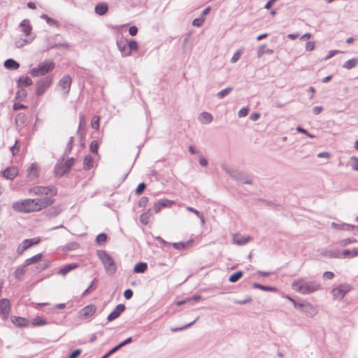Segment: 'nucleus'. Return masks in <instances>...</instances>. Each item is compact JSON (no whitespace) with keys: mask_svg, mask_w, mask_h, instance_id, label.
<instances>
[{"mask_svg":"<svg viewBox=\"0 0 358 358\" xmlns=\"http://www.w3.org/2000/svg\"><path fill=\"white\" fill-rule=\"evenodd\" d=\"M96 307L94 305H93V304L87 305L80 310V315L83 317L87 318V317H89L93 315L94 314V313L96 312Z\"/></svg>","mask_w":358,"mask_h":358,"instance_id":"15","label":"nucleus"},{"mask_svg":"<svg viewBox=\"0 0 358 358\" xmlns=\"http://www.w3.org/2000/svg\"><path fill=\"white\" fill-rule=\"evenodd\" d=\"M78 267V263H71L66 265H64L58 271L57 274L61 275H65L69 273L70 271L77 268Z\"/></svg>","mask_w":358,"mask_h":358,"instance_id":"16","label":"nucleus"},{"mask_svg":"<svg viewBox=\"0 0 358 358\" xmlns=\"http://www.w3.org/2000/svg\"><path fill=\"white\" fill-rule=\"evenodd\" d=\"M81 352L82 351L80 349L75 350L71 352L69 355V358H76L81 354Z\"/></svg>","mask_w":358,"mask_h":358,"instance_id":"64","label":"nucleus"},{"mask_svg":"<svg viewBox=\"0 0 358 358\" xmlns=\"http://www.w3.org/2000/svg\"><path fill=\"white\" fill-rule=\"evenodd\" d=\"M61 212V209L59 206H53L48 209V215L49 216H56L59 215Z\"/></svg>","mask_w":358,"mask_h":358,"instance_id":"47","label":"nucleus"},{"mask_svg":"<svg viewBox=\"0 0 358 358\" xmlns=\"http://www.w3.org/2000/svg\"><path fill=\"white\" fill-rule=\"evenodd\" d=\"M233 90V87H228L217 93V97L220 99H223L226 96H227L231 91Z\"/></svg>","mask_w":358,"mask_h":358,"instance_id":"43","label":"nucleus"},{"mask_svg":"<svg viewBox=\"0 0 358 358\" xmlns=\"http://www.w3.org/2000/svg\"><path fill=\"white\" fill-rule=\"evenodd\" d=\"M4 67L7 69L16 70L20 67V64L13 59H8L4 62Z\"/></svg>","mask_w":358,"mask_h":358,"instance_id":"25","label":"nucleus"},{"mask_svg":"<svg viewBox=\"0 0 358 358\" xmlns=\"http://www.w3.org/2000/svg\"><path fill=\"white\" fill-rule=\"evenodd\" d=\"M96 255L101 263L103 264L104 268L109 275H113L117 271V267L114 259L105 250H98Z\"/></svg>","mask_w":358,"mask_h":358,"instance_id":"3","label":"nucleus"},{"mask_svg":"<svg viewBox=\"0 0 358 358\" xmlns=\"http://www.w3.org/2000/svg\"><path fill=\"white\" fill-rule=\"evenodd\" d=\"M20 27L22 28L21 31L23 32L26 36H30L32 31V27L28 20H23L20 23Z\"/></svg>","mask_w":358,"mask_h":358,"instance_id":"19","label":"nucleus"},{"mask_svg":"<svg viewBox=\"0 0 358 358\" xmlns=\"http://www.w3.org/2000/svg\"><path fill=\"white\" fill-rule=\"evenodd\" d=\"M17 170L16 168L12 166L6 168L3 172V176L8 180H13L17 175Z\"/></svg>","mask_w":358,"mask_h":358,"instance_id":"18","label":"nucleus"},{"mask_svg":"<svg viewBox=\"0 0 358 358\" xmlns=\"http://www.w3.org/2000/svg\"><path fill=\"white\" fill-rule=\"evenodd\" d=\"M296 131H299V133L306 134L307 136H308L310 138H315V135L310 134L306 129H303V127H301L300 126L296 127Z\"/></svg>","mask_w":358,"mask_h":358,"instance_id":"57","label":"nucleus"},{"mask_svg":"<svg viewBox=\"0 0 358 358\" xmlns=\"http://www.w3.org/2000/svg\"><path fill=\"white\" fill-rule=\"evenodd\" d=\"M354 248L352 250H344L342 252V257L343 258L355 257V256L354 255Z\"/></svg>","mask_w":358,"mask_h":358,"instance_id":"55","label":"nucleus"},{"mask_svg":"<svg viewBox=\"0 0 358 358\" xmlns=\"http://www.w3.org/2000/svg\"><path fill=\"white\" fill-rule=\"evenodd\" d=\"M24 268L25 267H23L22 264L21 266L17 268L16 270L15 271L14 276L17 280H21L22 279V277L25 273Z\"/></svg>","mask_w":358,"mask_h":358,"instance_id":"40","label":"nucleus"},{"mask_svg":"<svg viewBox=\"0 0 358 358\" xmlns=\"http://www.w3.org/2000/svg\"><path fill=\"white\" fill-rule=\"evenodd\" d=\"M52 83V78L45 76L36 83V94L37 96L43 95L45 91L50 87Z\"/></svg>","mask_w":358,"mask_h":358,"instance_id":"7","label":"nucleus"},{"mask_svg":"<svg viewBox=\"0 0 358 358\" xmlns=\"http://www.w3.org/2000/svg\"><path fill=\"white\" fill-rule=\"evenodd\" d=\"M191 244V241L187 242H178V243H173L172 244L173 247L176 250H183L187 248L188 246H189Z\"/></svg>","mask_w":358,"mask_h":358,"instance_id":"42","label":"nucleus"},{"mask_svg":"<svg viewBox=\"0 0 358 358\" xmlns=\"http://www.w3.org/2000/svg\"><path fill=\"white\" fill-rule=\"evenodd\" d=\"M10 311V303L7 299H1L0 300V316L3 321L8 318Z\"/></svg>","mask_w":358,"mask_h":358,"instance_id":"8","label":"nucleus"},{"mask_svg":"<svg viewBox=\"0 0 358 358\" xmlns=\"http://www.w3.org/2000/svg\"><path fill=\"white\" fill-rule=\"evenodd\" d=\"M213 115L208 112H203L199 117V120L202 124H209L213 121Z\"/></svg>","mask_w":358,"mask_h":358,"instance_id":"24","label":"nucleus"},{"mask_svg":"<svg viewBox=\"0 0 358 358\" xmlns=\"http://www.w3.org/2000/svg\"><path fill=\"white\" fill-rule=\"evenodd\" d=\"M331 226L334 228L340 229V230H345V231H350L354 229H358V226H355L350 224L343 223V224H337L336 222H332Z\"/></svg>","mask_w":358,"mask_h":358,"instance_id":"21","label":"nucleus"},{"mask_svg":"<svg viewBox=\"0 0 358 358\" xmlns=\"http://www.w3.org/2000/svg\"><path fill=\"white\" fill-rule=\"evenodd\" d=\"M152 215L151 209H148L146 212L142 213L140 216V221L143 225H146L149 222L150 217Z\"/></svg>","mask_w":358,"mask_h":358,"instance_id":"29","label":"nucleus"},{"mask_svg":"<svg viewBox=\"0 0 358 358\" xmlns=\"http://www.w3.org/2000/svg\"><path fill=\"white\" fill-rule=\"evenodd\" d=\"M252 240L250 236H242L236 234L233 236V243L238 245H243Z\"/></svg>","mask_w":358,"mask_h":358,"instance_id":"13","label":"nucleus"},{"mask_svg":"<svg viewBox=\"0 0 358 358\" xmlns=\"http://www.w3.org/2000/svg\"><path fill=\"white\" fill-rule=\"evenodd\" d=\"M43 191V195H50L54 196L57 194V189L54 185L45 186Z\"/></svg>","mask_w":358,"mask_h":358,"instance_id":"36","label":"nucleus"},{"mask_svg":"<svg viewBox=\"0 0 358 358\" xmlns=\"http://www.w3.org/2000/svg\"><path fill=\"white\" fill-rule=\"evenodd\" d=\"M243 52V49H239L237 51L235 52V53L234 54V55L232 56L231 59V62L234 64L236 63V62H238L241 57V56L242 55Z\"/></svg>","mask_w":358,"mask_h":358,"instance_id":"48","label":"nucleus"},{"mask_svg":"<svg viewBox=\"0 0 358 358\" xmlns=\"http://www.w3.org/2000/svg\"><path fill=\"white\" fill-rule=\"evenodd\" d=\"M73 142H74V138L73 136H71L69 139V142H68L66 149L64 150V155L65 156L69 155V153L71 152L72 148H73Z\"/></svg>","mask_w":358,"mask_h":358,"instance_id":"45","label":"nucleus"},{"mask_svg":"<svg viewBox=\"0 0 358 358\" xmlns=\"http://www.w3.org/2000/svg\"><path fill=\"white\" fill-rule=\"evenodd\" d=\"M55 67V63L51 60H45L38 64L37 66L30 69L29 73L34 78L44 76L51 72Z\"/></svg>","mask_w":358,"mask_h":358,"instance_id":"4","label":"nucleus"},{"mask_svg":"<svg viewBox=\"0 0 358 358\" xmlns=\"http://www.w3.org/2000/svg\"><path fill=\"white\" fill-rule=\"evenodd\" d=\"M71 83L72 79L69 75H65L59 81V86L64 91L65 95L69 93Z\"/></svg>","mask_w":358,"mask_h":358,"instance_id":"11","label":"nucleus"},{"mask_svg":"<svg viewBox=\"0 0 358 358\" xmlns=\"http://www.w3.org/2000/svg\"><path fill=\"white\" fill-rule=\"evenodd\" d=\"M13 324L19 327H27L29 326V320L22 317H15L12 320Z\"/></svg>","mask_w":358,"mask_h":358,"instance_id":"23","label":"nucleus"},{"mask_svg":"<svg viewBox=\"0 0 358 358\" xmlns=\"http://www.w3.org/2000/svg\"><path fill=\"white\" fill-rule=\"evenodd\" d=\"M41 242L40 237H34L33 238L24 239L22 243L27 246V249L30 248L31 246L38 244Z\"/></svg>","mask_w":358,"mask_h":358,"instance_id":"26","label":"nucleus"},{"mask_svg":"<svg viewBox=\"0 0 358 358\" xmlns=\"http://www.w3.org/2000/svg\"><path fill=\"white\" fill-rule=\"evenodd\" d=\"M27 246L23 245L22 243L20 244L18 247L17 248L16 252L18 255H21L23 254V252L27 250Z\"/></svg>","mask_w":358,"mask_h":358,"instance_id":"63","label":"nucleus"},{"mask_svg":"<svg viewBox=\"0 0 358 358\" xmlns=\"http://www.w3.org/2000/svg\"><path fill=\"white\" fill-rule=\"evenodd\" d=\"M126 307L124 304H118L115 308L108 315V322H112L118 318L120 315L125 310Z\"/></svg>","mask_w":358,"mask_h":358,"instance_id":"12","label":"nucleus"},{"mask_svg":"<svg viewBox=\"0 0 358 358\" xmlns=\"http://www.w3.org/2000/svg\"><path fill=\"white\" fill-rule=\"evenodd\" d=\"M145 188H146L145 183H144V182L139 183L135 190L136 194L140 195L141 194H142L143 192V191L145 189Z\"/></svg>","mask_w":358,"mask_h":358,"instance_id":"56","label":"nucleus"},{"mask_svg":"<svg viewBox=\"0 0 358 358\" xmlns=\"http://www.w3.org/2000/svg\"><path fill=\"white\" fill-rule=\"evenodd\" d=\"M147 268L148 264L145 262H140L135 265L134 272L136 273H143L147 270Z\"/></svg>","mask_w":358,"mask_h":358,"instance_id":"30","label":"nucleus"},{"mask_svg":"<svg viewBox=\"0 0 358 358\" xmlns=\"http://www.w3.org/2000/svg\"><path fill=\"white\" fill-rule=\"evenodd\" d=\"M138 43L135 40L131 39L128 41V49L129 50H130V53L132 51H136L138 50Z\"/></svg>","mask_w":358,"mask_h":358,"instance_id":"46","label":"nucleus"},{"mask_svg":"<svg viewBox=\"0 0 358 358\" xmlns=\"http://www.w3.org/2000/svg\"><path fill=\"white\" fill-rule=\"evenodd\" d=\"M86 124V120L84 114L80 113L79 114V125L77 130V134L80 137V138H83L85 134V126Z\"/></svg>","mask_w":358,"mask_h":358,"instance_id":"14","label":"nucleus"},{"mask_svg":"<svg viewBox=\"0 0 358 358\" xmlns=\"http://www.w3.org/2000/svg\"><path fill=\"white\" fill-rule=\"evenodd\" d=\"M54 203L55 199L50 197L27 199L13 203V208L20 213H30L39 211L52 205Z\"/></svg>","mask_w":358,"mask_h":358,"instance_id":"1","label":"nucleus"},{"mask_svg":"<svg viewBox=\"0 0 358 358\" xmlns=\"http://www.w3.org/2000/svg\"><path fill=\"white\" fill-rule=\"evenodd\" d=\"M27 96V90L24 88H19L15 94V99L17 101H24Z\"/></svg>","mask_w":358,"mask_h":358,"instance_id":"37","label":"nucleus"},{"mask_svg":"<svg viewBox=\"0 0 358 358\" xmlns=\"http://www.w3.org/2000/svg\"><path fill=\"white\" fill-rule=\"evenodd\" d=\"M26 108H27V106L20 103H15L13 106V109L14 110H19Z\"/></svg>","mask_w":358,"mask_h":358,"instance_id":"62","label":"nucleus"},{"mask_svg":"<svg viewBox=\"0 0 358 358\" xmlns=\"http://www.w3.org/2000/svg\"><path fill=\"white\" fill-rule=\"evenodd\" d=\"M48 322L41 316H36L31 320L34 327H41L48 324Z\"/></svg>","mask_w":358,"mask_h":358,"instance_id":"31","label":"nucleus"},{"mask_svg":"<svg viewBox=\"0 0 358 358\" xmlns=\"http://www.w3.org/2000/svg\"><path fill=\"white\" fill-rule=\"evenodd\" d=\"M33 84L32 80L28 76H21L17 80V88L29 87Z\"/></svg>","mask_w":358,"mask_h":358,"instance_id":"20","label":"nucleus"},{"mask_svg":"<svg viewBox=\"0 0 358 358\" xmlns=\"http://www.w3.org/2000/svg\"><path fill=\"white\" fill-rule=\"evenodd\" d=\"M292 289L301 294H310L321 289V285L316 280H307L299 278L292 284Z\"/></svg>","mask_w":358,"mask_h":358,"instance_id":"2","label":"nucleus"},{"mask_svg":"<svg viewBox=\"0 0 358 358\" xmlns=\"http://www.w3.org/2000/svg\"><path fill=\"white\" fill-rule=\"evenodd\" d=\"M108 236L106 233H101L96 237V243L97 245H103L106 243Z\"/></svg>","mask_w":358,"mask_h":358,"instance_id":"41","label":"nucleus"},{"mask_svg":"<svg viewBox=\"0 0 358 358\" xmlns=\"http://www.w3.org/2000/svg\"><path fill=\"white\" fill-rule=\"evenodd\" d=\"M265 48H266L265 44H263L259 47V48L257 50V57L258 58H261L262 57V55L265 53Z\"/></svg>","mask_w":358,"mask_h":358,"instance_id":"61","label":"nucleus"},{"mask_svg":"<svg viewBox=\"0 0 358 358\" xmlns=\"http://www.w3.org/2000/svg\"><path fill=\"white\" fill-rule=\"evenodd\" d=\"M252 301L251 296H248L247 298L241 300H234V303L239 304V305H243L248 303H250Z\"/></svg>","mask_w":358,"mask_h":358,"instance_id":"59","label":"nucleus"},{"mask_svg":"<svg viewBox=\"0 0 358 358\" xmlns=\"http://www.w3.org/2000/svg\"><path fill=\"white\" fill-rule=\"evenodd\" d=\"M352 289L350 285L344 283L333 288L331 293L334 299L341 300Z\"/></svg>","mask_w":358,"mask_h":358,"instance_id":"6","label":"nucleus"},{"mask_svg":"<svg viewBox=\"0 0 358 358\" xmlns=\"http://www.w3.org/2000/svg\"><path fill=\"white\" fill-rule=\"evenodd\" d=\"M350 160L352 161L351 163V167L354 171H358V157H352L350 158Z\"/></svg>","mask_w":358,"mask_h":358,"instance_id":"58","label":"nucleus"},{"mask_svg":"<svg viewBox=\"0 0 358 358\" xmlns=\"http://www.w3.org/2000/svg\"><path fill=\"white\" fill-rule=\"evenodd\" d=\"M158 201L160 203V205L163 208L171 207L174 203V201L166 199H159Z\"/></svg>","mask_w":358,"mask_h":358,"instance_id":"50","label":"nucleus"},{"mask_svg":"<svg viewBox=\"0 0 358 358\" xmlns=\"http://www.w3.org/2000/svg\"><path fill=\"white\" fill-rule=\"evenodd\" d=\"M252 287L254 288L259 289H261L263 291H269V292H276L277 291V288L275 287L266 286V285H263L257 283V282H254L252 284Z\"/></svg>","mask_w":358,"mask_h":358,"instance_id":"34","label":"nucleus"},{"mask_svg":"<svg viewBox=\"0 0 358 358\" xmlns=\"http://www.w3.org/2000/svg\"><path fill=\"white\" fill-rule=\"evenodd\" d=\"M99 120L100 118L97 115L93 116L91 122L92 127L94 129H99Z\"/></svg>","mask_w":358,"mask_h":358,"instance_id":"52","label":"nucleus"},{"mask_svg":"<svg viewBox=\"0 0 358 358\" xmlns=\"http://www.w3.org/2000/svg\"><path fill=\"white\" fill-rule=\"evenodd\" d=\"M116 43L122 57L130 55V50L128 49V40L127 38L121 37L117 40Z\"/></svg>","mask_w":358,"mask_h":358,"instance_id":"10","label":"nucleus"},{"mask_svg":"<svg viewBox=\"0 0 358 358\" xmlns=\"http://www.w3.org/2000/svg\"><path fill=\"white\" fill-rule=\"evenodd\" d=\"M293 304H294V307L296 308H306V310L307 311L309 310H311L310 313L312 314V315H313L315 314V309H314L313 306L310 303H309L308 302H306L305 303H297L296 301H294L293 302Z\"/></svg>","mask_w":358,"mask_h":358,"instance_id":"27","label":"nucleus"},{"mask_svg":"<svg viewBox=\"0 0 358 358\" xmlns=\"http://www.w3.org/2000/svg\"><path fill=\"white\" fill-rule=\"evenodd\" d=\"M226 171L227 172L228 174H229V176L231 178H234L235 180H236L238 181L242 182L243 183H245V184H251L252 183V180L246 175H245L243 173H242L238 170H233V171L226 170Z\"/></svg>","mask_w":358,"mask_h":358,"instance_id":"9","label":"nucleus"},{"mask_svg":"<svg viewBox=\"0 0 358 358\" xmlns=\"http://www.w3.org/2000/svg\"><path fill=\"white\" fill-rule=\"evenodd\" d=\"M32 40H33V38L31 39L21 38L15 42V46L17 48H21V47L24 46V45L31 43V41Z\"/></svg>","mask_w":358,"mask_h":358,"instance_id":"51","label":"nucleus"},{"mask_svg":"<svg viewBox=\"0 0 358 358\" xmlns=\"http://www.w3.org/2000/svg\"><path fill=\"white\" fill-rule=\"evenodd\" d=\"M327 255L330 258H343L342 253L338 250H329Z\"/></svg>","mask_w":358,"mask_h":358,"instance_id":"54","label":"nucleus"},{"mask_svg":"<svg viewBox=\"0 0 358 358\" xmlns=\"http://www.w3.org/2000/svg\"><path fill=\"white\" fill-rule=\"evenodd\" d=\"M42 257H43V255L41 253H38L30 258L27 259L23 264V267H26L30 264L36 263L42 258Z\"/></svg>","mask_w":358,"mask_h":358,"instance_id":"28","label":"nucleus"},{"mask_svg":"<svg viewBox=\"0 0 358 358\" xmlns=\"http://www.w3.org/2000/svg\"><path fill=\"white\" fill-rule=\"evenodd\" d=\"M74 162L75 159L73 157L69 158L65 162H58L54 169L55 176L60 178L69 173L74 164Z\"/></svg>","mask_w":358,"mask_h":358,"instance_id":"5","label":"nucleus"},{"mask_svg":"<svg viewBox=\"0 0 358 358\" xmlns=\"http://www.w3.org/2000/svg\"><path fill=\"white\" fill-rule=\"evenodd\" d=\"M41 18L45 20L46 22L50 26H55L56 27H58L59 26V23L57 20H55L49 17L46 14H42L41 15Z\"/></svg>","mask_w":358,"mask_h":358,"instance_id":"35","label":"nucleus"},{"mask_svg":"<svg viewBox=\"0 0 358 358\" xmlns=\"http://www.w3.org/2000/svg\"><path fill=\"white\" fill-rule=\"evenodd\" d=\"M243 275V272L241 271H238L229 276V281L230 282H236L238 281Z\"/></svg>","mask_w":358,"mask_h":358,"instance_id":"39","label":"nucleus"},{"mask_svg":"<svg viewBox=\"0 0 358 358\" xmlns=\"http://www.w3.org/2000/svg\"><path fill=\"white\" fill-rule=\"evenodd\" d=\"M199 320V317H196L194 321L184 325V326H182L180 327H176V328H171V331L172 332H177V331H182V330H184V329H187L188 327H191L192 325H193L197 320Z\"/></svg>","mask_w":358,"mask_h":358,"instance_id":"44","label":"nucleus"},{"mask_svg":"<svg viewBox=\"0 0 358 358\" xmlns=\"http://www.w3.org/2000/svg\"><path fill=\"white\" fill-rule=\"evenodd\" d=\"M357 241L354 238H348L343 240H341L339 242V245L341 246L345 247L349 244L357 243Z\"/></svg>","mask_w":358,"mask_h":358,"instance_id":"49","label":"nucleus"},{"mask_svg":"<svg viewBox=\"0 0 358 358\" xmlns=\"http://www.w3.org/2000/svg\"><path fill=\"white\" fill-rule=\"evenodd\" d=\"M357 64H358V59L352 58V59H350L348 60L347 62H345L343 64V67L345 69L350 70V69H352L356 67L357 66Z\"/></svg>","mask_w":358,"mask_h":358,"instance_id":"32","label":"nucleus"},{"mask_svg":"<svg viewBox=\"0 0 358 358\" xmlns=\"http://www.w3.org/2000/svg\"><path fill=\"white\" fill-rule=\"evenodd\" d=\"M45 186H35L29 189L30 194L43 195Z\"/></svg>","mask_w":358,"mask_h":358,"instance_id":"38","label":"nucleus"},{"mask_svg":"<svg viewBox=\"0 0 358 358\" xmlns=\"http://www.w3.org/2000/svg\"><path fill=\"white\" fill-rule=\"evenodd\" d=\"M94 9H95V12L96 14H98L99 15H103L108 10V6L105 2H101L96 5Z\"/></svg>","mask_w":358,"mask_h":358,"instance_id":"22","label":"nucleus"},{"mask_svg":"<svg viewBox=\"0 0 358 358\" xmlns=\"http://www.w3.org/2000/svg\"><path fill=\"white\" fill-rule=\"evenodd\" d=\"M27 177L30 180L38 177V169L36 163H32L27 169Z\"/></svg>","mask_w":358,"mask_h":358,"instance_id":"17","label":"nucleus"},{"mask_svg":"<svg viewBox=\"0 0 358 358\" xmlns=\"http://www.w3.org/2000/svg\"><path fill=\"white\" fill-rule=\"evenodd\" d=\"M93 166V158L91 155H87L83 160V169L85 171L90 170Z\"/></svg>","mask_w":358,"mask_h":358,"instance_id":"33","label":"nucleus"},{"mask_svg":"<svg viewBox=\"0 0 358 358\" xmlns=\"http://www.w3.org/2000/svg\"><path fill=\"white\" fill-rule=\"evenodd\" d=\"M249 112V108L248 107H243L241 108L238 113V115L239 117H245Z\"/></svg>","mask_w":358,"mask_h":358,"instance_id":"60","label":"nucleus"},{"mask_svg":"<svg viewBox=\"0 0 358 358\" xmlns=\"http://www.w3.org/2000/svg\"><path fill=\"white\" fill-rule=\"evenodd\" d=\"M99 149V143L96 141H92L90 145V152L93 154H97Z\"/></svg>","mask_w":358,"mask_h":358,"instance_id":"53","label":"nucleus"}]
</instances>
